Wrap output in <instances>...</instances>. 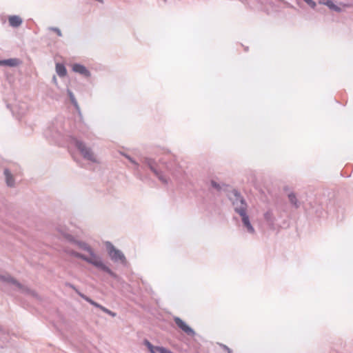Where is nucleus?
<instances>
[{"label": "nucleus", "mask_w": 353, "mask_h": 353, "mask_svg": "<svg viewBox=\"0 0 353 353\" xmlns=\"http://www.w3.org/2000/svg\"><path fill=\"white\" fill-rule=\"evenodd\" d=\"M223 184H221L218 182H216V181L214 180H211L210 181V186L216 190V191L219 192L222 190V187H223Z\"/></svg>", "instance_id": "nucleus-22"}, {"label": "nucleus", "mask_w": 353, "mask_h": 353, "mask_svg": "<svg viewBox=\"0 0 353 353\" xmlns=\"http://www.w3.org/2000/svg\"><path fill=\"white\" fill-rule=\"evenodd\" d=\"M288 200H289L290 204L292 205V206H293L296 209H298L299 208H300L301 203L298 200L296 195L294 192H292L289 193L288 195Z\"/></svg>", "instance_id": "nucleus-16"}, {"label": "nucleus", "mask_w": 353, "mask_h": 353, "mask_svg": "<svg viewBox=\"0 0 353 353\" xmlns=\"http://www.w3.org/2000/svg\"><path fill=\"white\" fill-rule=\"evenodd\" d=\"M0 281L14 285L16 288L23 294L37 296V293L34 291L20 283L9 274H0Z\"/></svg>", "instance_id": "nucleus-5"}, {"label": "nucleus", "mask_w": 353, "mask_h": 353, "mask_svg": "<svg viewBox=\"0 0 353 353\" xmlns=\"http://www.w3.org/2000/svg\"><path fill=\"white\" fill-rule=\"evenodd\" d=\"M159 353H173L171 350H170L164 347H161V348H159Z\"/></svg>", "instance_id": "nucleus-28"}, {"label": "nucleus", "mask_w": 353, "mask_h": 353, "mask_svg": "<svg viewBox=\"0 0 353 353\" xmlns=\"http://www.w3.org/2000/svg\"><path fill=\"white\" fill-rule=\"evenodd\" d=\"M4 175L7 185L10 187H13L14 185V180L8 169L4 170Z\"/></svg>", "instance_id": "nucleus-18"}, {"label": "nucleus", "mask_w": 353, "mask_h": 353, "mask_svg": "<svg viewBox=\"0 0 353 353\" xmlns=\"http://www.w3.org/2000/svg\"><path fill=\"white\" fill-rule=\"evenodd\" d=\"M56 72L60 77H64L67 74V70L63 64L57 63L56 64Z\"/></svg>", "instance_id": "nucleus-17"}, {"label": "nucleus", "mask_w": 353, "mask_h": 353, "mask_svg": "<svg viewBox=\"0 0 353 353\" xmlns=\"http://www.w3.org/2000/svg\"><path fill=\"white\" fill-rule=\"evenodd\" d=\"M63 236L69 243L77 245L80 249L86 251L87 252H90L92 250V248L87 243L77 240L72 235L70 234L63 233Z\"/></svg>", "instance_id": "nucleus-8"}, {"label": "nucleus", "mask_w": 353, "mask_h": 353, "mask_svg": "<svg viewBox=\"0 0 353 353\" xmlns=\"http://www.w3.org/2000/svg\"><path fill=\"white\" fill-rule=\"evenodd\" d=\"M143 343L147 347L150 353H157L159 352V348H161V346L153 345L148 339H144Z\"/></svg>", "instance_id": "nucleus-19"}, {"label": "nucleus", "mask_w": 353, "mask_h": 353, "mask_svg": "<svg viewBox=\"0 0 353 353\" xmlns=\"http://www.w3.org/2000/svg\"><path fill=\"white\" fill-rule=\"evenodd\" d=\"M72 70L84 77L88 78L91 76V72L85 66L80 63H74L72 65Z\"/></svg>", "instance_id": "nucleus-11"}, {"label": "nucleus", "mask_w": 353, "mask_h": 353, "mask_svg": "<svg viewBox=\"0 0 353 353\" xmlns=\"http://www.w3.org/2000/svg\"><path fill=\"white\" fill-rule=\"evenodd\" d=\"M106 249L110 259L114 261H120L121 263L125 264L126 263V259L123 252L115 248L113 244L109 241L105 243Z\"/></svg>", "instance_id": "nucleus-7"}, {"label": "nucleus", "mask_w": 353, "mask_h": 353, "mask_svg": "<svg viewBox=\"0 0 353 353\" xmlns=\"http://www.w3.org/2000/svg\"><path fill=\"white\" fill-rule=\"evenodd\" d=\"M53 81H57V78L55 76L53 77Z\"/></svg>", "instance_id": "nucleus-31"}, {"label": "nucleus", "mask_w": 353, "mask_h": 353, "mask_svg": "<svg viewBox=\"0 0 353 353\" xmlns=\"http://www.w3.org/2000/svg\"><path fill=\"white\" fill-rule=\"evenodd\" d=\"M0 333H5V330L1 326H0Z\"/></svg>", "instance_id": "nucleus-30"}, {"label": "nucleus", "mask_w": 353, "mask_h": 353, "mask_svg": "<svg viewBox=\"0 0 353 353\" xmlns=\"http://www.w3.org/2000/svg\"><path fill=\"white\" fill-rule=\"evenodd\" d=\"M296 3L299 5V1L298 0H296Z\"/></svg>", "instance_id": "nucleus-32"}, {"label": "nucleus", "mask_w": 353, "mask_h": 353, "mask_svg": "<svg viewBox=\"0 0 353 353\" xmlns=\"http://www.w3.org/2000/svg\"><path fill=\"white\" fill-rule=\"evenodd\" d=\"M70 143L77 148L84 159L93 163L97 162V158L92 149L87 146L83 141L76 137H71Z\"/></svg>", "instance_id": "nucleus-4"}, {"label": "nucleus", "mask_w": 353, "mask_h": 353, "mask_svg": "<svg viewBox=\"0 0 353 353\" xmlns=\"http://www.w3.org/2000/svg\"><path fill=\"white\" fill-rule=\"evenodd\" d=\"M65 285L72 288L73 290L75 291V292L81 297V294H83L81 293L73 284L70 283H66Z\"/></svg>", "instance_id": "nucleus-23"}, {"label": "nucleus", "mask_w": 353, "mask_h": 353, "mask_svg": "<svg viewBox=\"0 0 353 353\" xmlns=\"http://www.w3.org/2000/svg\"><path fill=\"white\" fill-rule=\"evenodd\" d=\"M228 199L231 201L234 210L241 217L243 227L250 234L255 232L252 225L249 216L247 214L248 204L243 196L237 190H232L228 193Z\"/></svg>", "instance_id": "nucleus-1"}, {"label": "nucleus", "mask_w": 353, "mask_h": 353, "mask_svg": "<svg viewBox=\"0 0 353 353\" xmlns=\"http://www.w3.org/2000/svg\"><path fill=\"white\" fill-rule=\"evenodd\" d=\"M220 347H221L227 353H233L232 350L228 347L226 345H224L223 343H219Z\"/></svg>", "instance_id": "nucleus-27"}, {"label": "nucleus", "mask_w": 353, "mask_h": 353, "mask_svg": "<svg viewBox=\"0 0 353 353\" xmlns=\"http://www.w3.org/2000/svg\"><path fill=\"white\" fill-rule=\"evenodd\" d=\"M67 94L69 97V99L70 100V102L72 103V104L74 105V107L75 108L76 110L77 111L78 114H79V116L80 117V119H82V114H81V109H80V107L78 104V102L74 97V93L69 89L67 90Z\"/></svg>", "instance_id": "nucleus-12"}, {"label": "nucleus", "mask_w": 353, "mask_h": 353, "mask_svg": "<svg viewBox=\"0 0 353 353\" xmlns=\"http://www.w3.org/2000/svg\"><path fill=\"white\" fill-rule=\"evenodd\" d=\"M263 218L267 225L271 230L276 229V217L272 210H268L263 214Z\"/></svg>", "instance_id": "nucleus-10"}, {"label": "nucleus", "mask_w": 353, "mask_h": 353, "mask_svg": "<svg viewBox=\"0 0 353 353\" xmlns=\"http://www.w3.org/2000/svg\"><path fill=\"white\" fill-rule=\"evenodd\" d=\"M88 253L90 256L88 257L83 254L82 260L108 273L114 279H119V276L103 263L101 258L99 255L96 254L93 250Z\"/></svg>", "instance_id": "nucleus-3"}, {"label": "nucleus", "mask_w": 353, "mask_h": 353, "mask_svg": "<svg viewBox=\"0 0 353 353\" xmlns=\"http://www.w3.org/2000/svg\"><path fill=\"white\" fill-rule=\"evenodd\" d=\"M50 30L56 32L59 37H62V33L59 28L56 27H51L50 28Z\"/></svg>", "instance_id": "nucleus-26"}, {"label": "nucleus", "mask_w": 353, "mask_h": 353, "mask_svg": "<svg viewBox=\"0 0 353 353\" xmlns=\"http://www.w3.org/2000/svg\"><path fill=\"white\" fill-rule=\"evenodd\" d=\"M160 161L165 165L167 170L176 180L183 179L185 171L174 160L170 162H164L163 160H160Z\"/></svg>", "instance_id": "nucleus-6"}, {"label": "nucleus", "mask_w": 353, "mask_h": 353, "mask_svg": "<svg viewBox=\"0 0 353 353\" xmlns=\"http://www.w3.org/2000/svg\"><path fill=\"white\" fill-rule=\"evenodd\" d=\"M63 252L70 255V256H74V257H77V258H79V259H82V257H83V254H81L79 252H77L72 249H70V248L68 247H65L63 249Z\"/></svg>", "instance_id": "nucleus-20"}, {"label": "nucleus", "mask_w": 353, "mask_h": 353, "mask_svg": "<svg viewBox=\"0 0 353 353\" xmlns=\"http://www.w3.org/2000/svg\"><path fill=\"white\" fill-rule=\"evenodd\" d=\"M102 311H103V312H104L105 313H106V314H108L110 315V316H112V317H114V316H117V314H116L115 312H112V311H111V310H108V308H106V307H103L102 308Z\"/></svg>", "instance_id": "nucleus-25"}, {"label": "nucleus", "mask_w": 353, "mask_h": 353, "mask_svg": "<svg viewBox=\"0 0 353 353\" xmlns=\"http://www.w3.org/2000/svg\"><path fill=\"white\" fill-rule=\"evenodd\" d=\"M319 3L320 4L325 5L330 10H334L336 12H342V9L340 7H339L338 6L335 5L332 0H326V1L319 0Z\"/></svg>", "instance_id": "nucleus-14"}, {"label": "nucleus", "mask_w": 353, "mask_h": 353, "mask_svg": "<svg viewBox=\"0 0 353 353\" xmlns=\"http://www.w3.org/2000/svg\"><path fill=\"white\" fill-rule=\"evenodd\" d=\"M81 297L83 299H84L85 301H87L88 303H90L92 305H93L97 308H99L102 310V308L103 307V306L99 304L98 303L95 302L94 301L91 299L90 297L87 296L85 294H81Z\"/></svg>", "instance_id": "nucleus-21"}, {"label": "nucleus", "mask_w": 353, "mask_h": 353, "mask_svg": "<svg viewBox=\"0 0 353 353\" xmlns=\"http://www.w3.org/2000/svg\"><path fill=\"white\" fill-rule=\"evenodd\" d=\"M125 158H127L134 165V169L139 172L140 168L144 169L145 168H148L154 174V176L163 183L165 185L168 184L170 179L167 177L163 172L159 168V165L157 161L150 157H143L141 159V162L142 163V166L140 167L139 164L134 161L132 157H130L128 154H123Z\"/></svg>", "instance_id": "nucleus-2"}, {"label": "nucleus", "mask_w": 353, "mask_h": 353, "mask_svg": "<svg viewBox=\"0 0 353 353\" xmlns=\"http://www.w3.org/2000/svg\"><path fill=\"white\" fill-rule=\"evenodd\" d=\"M21 61L17 58L0 60V65L15 67L20 64Z\"/></svg>", "instance_id": "nucleus-13"}, {"label": "nucleus", "mask_w": 353, "mask_h": 353, "mask_svg": "<svg viewBox=\"0 0 353 353\" xmlns=\"http://www.w3.org/2000/svg\"><path fill=\"white\" fill-rule=\"evenodd\" d=\"M311 8L314 9L316 6V3L313 0H303Z\"/></svg>", "instance_id": "nucleus-24"}, {"label": "nucleus", "mask_w": 353, "mask_h": 353, "mask_svg": "<svg viewBox=\"0 0 353 353\" xmlns=\"http://www.w3.org/2000/svg\"><path fill=\"white\" fill-rule=\"evenodd\" d=\"M8 21L10 26L13 28H17L20 26L23 22L22 19L17 15L10 16Z\"/></svg>", "instance_id": "nucleus-15"}, {"label": "nucleus", "mask_w": 353, "mask_h": 353, "mask_svg": "<svg viewBox=\"0 0 353 353\" xmlns=\"http://www.w3.org/2000/svg\"><path fill=\"white\" fill-rule=\"evenodd\" d=\"M21 108L23 109V110H21V112H20L21 114H24L25 112V110L26 108V105L25 103H22L21 104Z\"/></svg>", "instance_id": "nucleus-29"}, {"label": "nucleus", "mask_w": 353, "mask_h": 353, "mask_svg": "<svg viewBox=\"0 0 353 353\" xmlns=\"http://www.w3.org/2000/svg\"><path fill=\"white\" fill-rule=\"evenodd\" d=\"M174 321L178 327L188 336H194L196 334L194 330L188 326L181 318L176 316L174 318Z\"/></svg>", "instance_id": "nucleus-9"}]
</instances>
